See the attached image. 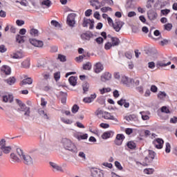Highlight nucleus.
Returning <instances> with one entry per match:
<instances>
[{"label":"nucleus","instance_id":"f257e3e1","mask_svg":"<svg viewBox=\"0 0 177 177\" xmlns=\"http://www.w3.org/2000/svg\"><path fill=\"white\" fill-rule=\"evenodd\" d=\"M95 115H102V118H104V120H111L112 121L115 122V124H117L118 122V119H117L113 115H111V113L104 111L102 109H97L95 111Z\"/></svg>","mask_w":177,"mask_h":177},{"label":"nucleus","instance_id":"f03ea898","mask_svg":"<svg viewBox=\"0 0 177 177\" xmlns=\"http://www.w3.org/2000/svg\"><path fill=\"white\" fill-rule=\"evenodd\" d=\"M62 145L66 150L72 151V153H75L77 151V147H75V145L67 138L62 139Z\"/></svg>","mask_w":177,"mask_h":177},{"label":"nucleus","instance_id":"7ed1b4c3","mask_svg":"<svg viewBox=\"0 0 177 177\" xmlns=\"http://www.w3.org/2000/svg\"><path fill=\"white\" fill-rule=\"evenodd\" d=\"M144 154L148 156L145 157V162H143V165L145 166L149 165L153 162V160H154V158L156 157V152L151 150H146L144 152Z\"/></svg>","mask_w":177,"mask_h":177},{"label":"nucleus","instance_id":"20e7f679","mask_svg":"<svg viewBox=\"0 0 177 177\" xmlns=\"http://www.w3.org/2000/svg\"><path fill=\"white\" fill-rule=\"evenodd\" d=\"M16 102L19 106L18 111H24L26 117H30V107L26 106V104L23 103L20 100H16Z\"/></svg>","mask_w":177,"mask_h":177},{"label":"nucleus","instance_id":"39448f33","mask_svg":"<svg viewBox=\"0 0 177 177\" xmlns=\"http://www.w3.org/2000/svg\"><path fill=\"white\" fill-rule=\"evenodd\" d=\"M1 151L4 154H9L12 151V147L8 144L5 139L1 140Z\"/></svg>","mask_w":177,"mask_h":177},{"label":"nucleus","instance_id":"423d86ee","mask_svg":"<svg viewBox=\"0 0 177 177\" xmlns=\"http://www.w3.org/2000/svg\"><path fill=\"white\" fill-rule=\"evenodd\" d=\"M66 24L71 28H73V27H75V13H71L68 15L67 19H66Z\"/></svg>","mask_w":177,"mask_h":177},{"label":"nucleus","instance_id":"0eeeda50","mask_svg":"<svg viewBox=\"0 0 177 177\" xmlns=\"http://www.w3.org/2000/svg\"><path fill=\"white\" fill-rule=\"evenodd\" d=\"M1 77L3 78H6L8 75H10V74H12V68L8 65H3L1 66Z\"/></svg>","mask_w":177,"mask_h":177},{"label":"nucleus","instance_id":"6e6552de","mask_svg":"<svg viewBox=\"0 0 177 177\" xmlns=\"http://www.w3.org/2000/svg\"><path fill=\"white\" fill-rule=\"evenodd\" d=\"M92 177H104V171L100 169L93 168L91 169Z\"/></svg>","mask_w":177,"mask_h":177},{"label":"nucleus","instance_id":"1a4fd4ad","mask_svg":"<svg viewBox=\"0 0 177 177\" xmlns=\"http://www.w3.org/2000/svg\"><path fill=\"white\" fill-rule=\"evenodd\" d=\"M21 161L24 162L26 165H32L34 164V158L28 154H25Z\"/></svg>","mask_w":177,"mask_h":177},{"label":"nucleus","instance_id":"9d476101","mask_svg":"<svg viewBox=\"0 0 177 177\" xmlns=\"http://www.w3.org/2000/svg\"><path fill=\"white\" fill-rule=\"evenodd\" d=\"M29 42L36 48H42L44 46V41L37 39L30 38L29 39Z\"/></svg>","mask_w":177,"mask_h":177},{"label":"nucleus","instance_id":"9b49d317","mask_svg":"<svg viewBox=\"0 0 177 177\" xmlns=\"http://www.w3.org/2000/svg\"><path fill=\"white\" fill-rule=\"evenodd\" d=\"M104 70V66L102 65L100 62H97L93 66V71L95 73V74H100V73H102Z\"/></svg>","mask_w":177,"mask_h":177},{"label":"nucleus","instance_id":"f8f14e48","mask_svg":"<svg viewBox=\"0 0 177 177\" xmlns=\"http://www.w3.org/2000/svg\"><path fill=\"white\" fill-rule=\"evenodd\" d=\"M124 139H125V136H124V134H117L114 140L115 145H116V146H121L122 142H124Z\"/></svg>","mask_w":177,"mask_h":177},{"label":"nucleus","instance_id":"ddd939ff","mask_svg":"<svg viewBox=\"0 0 177 177\" xmlns=\"http://www.w3.org/2000/svg\"><path fill=\"white\" fill-rule=\"evenodd\" d=\"M132 81H133V80L125 75H121L120 82L122 83L123 85H126V86H129V85L132 84Z\"/></svg>","mask_w":177,"mask_h":177},{"label":"nucleus","instance_id":"4468645a","mask_svg":"<svg viewBox=\"0 0 177 177\" xmlns=\"http://www.w3.org/2000/svg\"><path fill=\"white\" fill-rule=\"evenodd\" d=\"M153 145L156 149H162V146H164V140L162 138H156L153 140Z\"/></svg>","mask_w":177,"mask_h":177},{"label":"nucleus","instance_id":"2eb2a0df","mask_svg":"<svg viewBox=\"0 0 177 177\" xmlns=\"http://www.w3.org/2000/svg\"><path fill=\"white\" fill-rule=\"evenodd\" d=\"M123 26H124V22L116 20L115 23L112 25V27L114 28V30L117 32H118L121 30V28H122Z\"/></svg>","mask_w":177,"mask_h":177},{"label":"nucleus","instance_id":"dca6fc26","mask_svg":"<svg viewBox=\"0 0 177 177\" xmlns=\"http://www.w3.org/2000/svg\"><path fill=\"white\" fill-rule=\"evenodd\" d=\"M123 26H124V22L116 20L115 23L112 25V27L114 28V30L117 32H118L121 30V28H122Z\"/></svg>","mask_w":177,"mask_h":177},{"label":"nucleus","instance_id":"f3484780","mask_svg":"<svg viewBox=\"0 0 177 177\" xmlns=\"http://www.w3.org/2000/svg\"><path fill=\"white\" fill-rule=\"evenodd\" d=\"M123 26H124V22L116 20L115 23L112 25V27L114 28V30L117 32H118L121 30V28H122Z\"/></svg>","mask_w":177,"mask_h":177},{"label":"nucleus","instance_id":"a211bd4d","mask_svg":"<svg viewBox=\"0 0 177 177\" xmlns=\"http://www.w3.org/2000/svg\"><path fill=\"white\" fill-rule=\"evenodd\" d=\"M102 82H106V81H110L111 80V73L109 72H105L102 74L100 77Z\"/></svg>","mask_w":177,"mask_h":177},{"label":"nucleus","instance_id":"6ab92c4d","mask_svg":"<svg viewBox=\"0 0 177 177\" xmlns=\"http://www.w3.org/2000/svg\"><path fill=\"white\" fill-rule=\"evenodd\" d=\"M3 81L6 82L7 85L12 86V85H15V84H16V77H15V76H11L7 79L6 77L3 80Z\"/></svg>","mask_w":177,"mask_h":177},{"label":"nucleus","instance_id":"aec40b11","mask_svg":"<svg viewBox=\"0 0 177 177\" xmlns=\"http://www.w3.org/2000/svg\"><path fill=\"white\" fill-rule=\"evenodd\" d=\"M50 165L54 169V171H57V172H64L63 167L55 162H50Z\"/></svg>","mask_w":177,"mask_h":177},{"label":"nucleus","instance_id":"412c9836","mask_svg":"<svg viewBox=\"0 0 177 177\" xmlns=\"http://www.w3.org/2000/svg\"><path fill=\"white\" fill-rule=\"evenodd\" d=\"M97 96L96 93H94L89 97H84L83 102H84V103H92V102L96 99Z\"/></svg>","mask_w":177,"mask_h":177},{"label":"nucleus","instance_id":"4be33fe9","mask_svg":"<svg viewBox=\"0 0 177 177\" xmlns=\"http://www.w3.org/2000/svg\"><path fill=\"white\" fill-rule=\"evenodd\" d=\"M113 136H114V131H106L102 135V139L105 140L107 139H110V138H113Z\"/></svg>","mask_w":177,"mask_h":177},{"label":"nucleus","instance_id":"5701e85b","mask_svg":"<svg viewBox=\"0 0 177 177\" xmlns=\"http://www.w3.org/2000/svg\"><path fill=\"white\" fill-rule=\"evenodd\" d=\"M10 158L12 162L19 163L21 162L20 158L17 157V155L15 153H11L10 155Z\"/></svg>","mask_w":177,"mask_h":177},{"label":"nucleus","instance_id":"b1692460","mask_svg":"<svg viewBox=\"0 0 177 177\" xmlns=\"http://www.w3.org/2000/svg\"><path fill=\"white\" fill-rule=\"evenodd\" d=\"M119 106H124L125 109L129 108V102H127L125 98H121L120 100L118 101Z\"/></svg>","mask_w":177,"mask_h":177},{"label":"nucleus","instance_id":"393cba45","mask_svg":"<svg viewBox=\"0 0 177 177\" xmlns=\"http://www.w3.org/2000/svg\"><path fill=\"white\" fill-rule=\"evenodd\" d=\"M88 2L93 8H95V10H99L100 7H97L100 1L99 0H88Z\"/></svg>","mask_w":177,"mask_h":177},{"label":"nucleus","instance_id":"a878e982","mask_svg":"<svg viewBox=\"0 0 177 177\" xmlns=\"http://www.w3.org/2000/svg\"><path fill=\"white\" fill-rule=\"evenodd\" d=\"M12 59H23L24 57V55H23V52L17 51V53H14L11 55Z\"/></svg>","mask_w":177,"mask_h":177},{"label":"nucleus","instance_id":"bb28decb","mask_svg":"<svg viewBox=\"0 0 177 177\" xmlns=\"http://www.w3.org/2000/svg\"><path fill=\"white\" fill-rule=\"evenodd\" d=\"M3 102H4L5 103H8V102L9 103H12V102H13V95L8 94L6 95H3Z\"/></svg>","mask_w":177,"mask_h":177},{"label":"nucleus","instance_id":"cd10ccee","mask_svg":"<svg viewBox=\"0 0 177 177\" xmlns=\"http://www.w3.org/2000/svg\"><path fill=\"white\" fill-rule=\"evenodd\" d=\"M147 15L149 20H156V19H157V16H158L157 12L153 10H149Z\"/></svg>","mask_w":177,"mask_h":177},{"label":"nucleus","instance_id":"c85d7f7f","mask_svg":"<svg viewBox=\"0 0 177 177\" xmlns=\"http://www.w3.org/2000/svg\"><path fill=\"white\" fill-rule=\"evenodd\" d=\"M111 44L113 46H118V45H120V39H118V37H111Z\"/></svg>","mask_w":177,"mask_h":177},{"label":"nucleus","instance_id":"c756f323","mask_svg":"<svg viewBox=\"0 0 177 177\" xmlns=\"http://www.w3.org/2000/svg\"><path fill=\"white\" fill-rule=\"evenodd\" d=\"M125 120L129 122V121H137L138 118L136 117V115H129L127 116H125Z\"/></svg>","mask_w":177,"mask_h":177},{"label":"nucleus","instance_id":"7c9ffc66","mask_svg":"<svg viewBox=\"0 0 177 177\" xmlns=\"http://www.w3.org/2000/svg\"><path fill=\"white\" fill-rule=\"evenodd\" d=\"M30 34L31 37H39V30L35 28H32L30 30Z\"/></svg>","mask_w":177,"mask_h":177},{"label":"nucleus","instance_id":"2f4dec72","mask_svg":"<svg viewBox=\"0 0 177 177\" xmlns=\"http://www.w3.org/2000/svg\"><path fill=\"white\" fill-rule=\"evenodd\" d=\"M38 113L39 114V115H41V117H43L44 120H49V116H48V114L45 113L44 110L39 109Z\"/></svg>","mask_w":177,"mask_h":177},{"label":"nucleus","instance_id":"473e14b6","mask_svg":"<svg viewBox=\"0 0 177 177\" xmlns=\"http://www.w3.org/2000/svg\"><path fill=\"white\" fill-rule=\"evenodd\" d=\"M23 68H30V59H26L21 63Z\"/></svg>","mask_w":177,"mask_h":177},{"label":"nucleus","instance_id":"72a5a7b5","mask_svg":"<svg viewBox=\"0 0 177 177\" xmlns=\"http://www.w3.org/2000/svg\"><path fill=\"white\" fill-rule=\"evenodd\" d=\"M68 81L69 83L72 85V86H75V85H77V78L75 77H70Z\"/></svg>","mask_w":177,"mask_h":177},{"label":"nucleus","instance_id":"f704fd0d","mask_svg":"<svg viewBox=\"0 0 177 177\" xmlns=\"http://www.w3.org/2000/svg\"><path fill=\"white\" fill-rule=\"evenodd\" d=\"M171 64V62H168L167 63H165L164 62H158L156 64V66L158 67H167V66H169Z\"/></svg>","mask_w":177,"mask_h":177},{"label":"nucleus","instance_id":"c9c22d12","mask_svg":"<svg viewBox=\"0 0 177 177\" xmlns=\"http://www.w3.org/2000/svg\"><path fill=\"white\" fill-rule=\"evenodd\" d=\"M32 84V79L28 77L22 80V85H31Z\"/></svg>","mask_w":177,"mask_h":177},{"label":"nucleus","instance_id":"e433bc0d","mask_svg":"<svg viewBox=\"0 0 177 177\" xmlns=\"http://www.w3.org/2000/svg\"><path fill=\"white\" fill-rule=\"evenodd\" d=\"M17 153L19 157V159L22 160L23 157L26 155V153H24V152H23V150H21V149L20 148H17Z\"/></svg>","mask_w":177,"mask_h":177},{"label":"nucleus","instance_id":"4c0bfd02","mask_svg":"<svg viewBox=\"0 0 177 177\" xmlns=\"http://www.w3.org/2000/svg\"><path fill=\"white\" fill-rule=\"evenodd\" d=\"M81 38L84 41H89V39H91V35H89V33H82L81 35Z\"/></svg>","mask_w":177,"mask_h":177},{"label":"nucleus","instance_id":"58836bf2","mask_svg":"<svg viewBox=\"0 0 177 177\" xmlns=\"http://www.w3.org/2000/svg\"><path fill=\"white\" fill-rule=\"evenodd\" d=\"M99 91L100 92L101 95H104V93H107L111 91V88L108 87V88H100Z\"/></svg>","mask_w":177,"mask_h":177},{"label":"nucleus","instance_id":"ea45409f","mask_svg":"<svg viewBox=\"0 0 177 177\" xmlns=\"http://www.w3.org/2000/svg\"><path fill=\"white\" fill-rule=\"evenodd\" d=\"M16 41L19 44H24V36H21L20 35H17L16 36Z\"/></svg>","mask_w":177,"mask_h":177},{"label":"nucleus","instance_id":"a19ab883","mask_svg":"<svg viewBox=\"0 0 177 177\" xmlns=\"http://www.w3.org/2000/svg\"><path fill=\"white\" fill-rule=\"evenodd\" d=\"M127 147L131 149V150L133 149H136V144L133 142V141H129L127 142Z\"/></svg>","mask_w":177,"mask_h":177},{"label":"nucleus","instance_id":"79ce46f5","mask_svg":"<svg viewBox=\"0 0 177 177\" xmlns=\"http://www.w3.org/2000/svg\"><path fill=\"white\" fill-rule=\"evenodd\" d=\"M113 47H114V46L113 45V43L110 42V41H107L105 44H104V49L106 50H110L111 48H112Z\"/></svg>","mask_w":177,"mask_h":177},{"label":"nucleus","instance_id":"37998d69","mask_svg":"<svg viewBox=\"0 0 177 177\" xmlns=\"http://www.w3.org/2000/svg\"><path fill=\"white\" fill-rule=\"evenodd\" d=\"M51 26H53V27H55V28H62V25H60V24L55 20L51 21Z\"/></svg>","mask_w":177,"mask_h":177},{"label":"nucleus","instance_id":"c03bdc74","mask_svg":"<svg viewBox=\"0 0 177 177\" xmlns=\"http://www.w3.org/2000/svg\"><path fill=\"white\" fill-rule=\"evenodd\" d=\"M141 115V117L144 121H147V120H150V117L146 114V112L142 111L140 113Z\"/></svg>","mask_w":177,"mask_h":177},{"label":"nucleus","instance_id":"a18cd8bd","mask_svg":"<svg viewBox=\"0 0 177 177\" xmlns=\"http://www.w3.org/2000/svg\"><path fill=\"white\" fill-rule=\"evenodd\" d=\"M61 121L64 122V124H67L68 125H71V123L73 122V120L65 118H61Z\"/></svg>","mask_w":177,"mask_h":177},{"label":"nucleus","instance_id":"49530a36","mask_svg":"<svg viewBox=\"0 0 177 177\" xmlns=\"http://www.w3.org/2000/svg\"><path fill=\"white\" fill-rule=\"evenodd\" d=\"M79 110H80V106L77 104H74L71 109V111L73 114L78 113Z\"/></svg>","mask_w":177,"mask_h":177},{"label":"nucleus","instance_id":"de8ad7c7","mask_svg":"<svg viewBox=\"0 0 177 177\" xmlns=\"http://www.w3.org/2000/svg\"><path fill=\"white\" fill-rule=\"evenodd\" d=\"M92 68V64L91 62H87L83 65L84 70H91Z\"/></svg>","mask_w":177,"mask_h":177},{"label":"nucleus","instance_id":"09e8293b","mask_svg":"<svg viewBox=\"0 0 177 177\" xmlns=\"http://www.w3.org/2000/svg\"><path fill=\"white\" fill-rule=\"evenodd\" d=\"M51 3L50 0H44L41 2V5H44L45 6H47V8H50Z\"/></svg>","mask_w":177,"mask_h":177},{"label":"nucleus","instance_id":"8fccbe9b","mask_svg":"<svg viewBox=\"0 0 177 177\" xmlns=\"http://www.w3.org/2000/svg\"><path fill=\"white\" fill-rule=\"evenodd\" d=\"M97 102L100 104H104V97L103 96H100L97 98Z\"/></svg>","mask_w":177,"mask_h":177},{"label":"nucleus","instance_id":"3c124183","mask_svg":"<svg viewBox=\"0 0 177 177\" xmlns=\"http://www.w3.org/2000/svg\"><path fill=\"white\" fill-rule=\"evenodd\" d=\"M58 60H60L61 62H66L67 59L66 58V56L62 54H59L58 55V57H57Z\"/></svg>","mask_w":177,"mask_h":177},{"label":"nucleus","instance_id":"603ef678","mask_svg":"<svg viewBox=\"0 0 177 177\" xmlns=\"http://www.w3.org/2000/svg\"><path fill=\"white\" fill-rule=\"evenodd\" d=\"M164 29L167 31H171L172 30V24H167L164 25Z\"/></svg>","mask_w":177,"mask_h":177},{"label":"nucleus","instance_id":"864d4df0","mask_svg":"<svg viewBox=\"0 0 177 177\" xmlns=\"http://www.w3.org/2000/svg\"><path fill=\"white\" fill-rule=\"evenodd\" d=\"M165 152L171 153V144H169V142L165 143Z\"/></svg>","mask_w":177,"mask_h":177},{"label":"nucleus","instance_id":"5fc2aeb1","mask_svg":"<svg viewBox=\"0 0 177 177\" xmlns=\"http://www.w3.org/2000/svg\"><path fill=\"white\" fill-rule=\"evenodd\" d=\"M91 23H92V20L84 19L83 21V27H88V24H90Z\"/></svg>","mask_w":177,"mask_h":177},{"label":"nucleus","instance_id":"6e6d98bb","mask_svg":"<svg viewBox=\"0 0 177 177\" xmlns=\"http://www.w3.org/2000/svg\"><path fill=\"white\" fill-rule=\"evenodd\" d=\"M154 172V169H144V173H145L147 175H151Z\"/></svg>","mask_w":177,"mask_h":177},{"label":"nucleus","instance_id":"4d7b16f0","mask_svg":"<svg viewBox=\"0 0 177 177\" xmlns=\"http://www.w3.org/2000/svg\"><path fill=\"white\" fill-rule=\"evenodd\" d=\"M81 135H82V133H81V132H77V131H73V136H74V138L77 139V140H78V139H80V136Z\"/></svg>","mask_w":177,"mask_h":177},{"label":"nucleus","instance_id":"13d9d810","mask_svg":"<svg viewBox=\"0 0 177 177\" xmlns=\"http://www.w3.org/2000/svg\"><path fill=\"white\" fill-rule=\"evenodd\" d=\"M115 167L119 169V171H122V166L121 165V163L118 161L115 162Z\"/></svg>","mask_w":177,"mask_h":177},{"label":"nucleus","instance_id":"bf43d9fd","mask_svg":"<svg viewBox=\"0 0 177 177\" xmlns=\"http://www.w3.org/2000/svg\"><path fill=\"white\" fill-rule=\"evenodd\" d=\"M83 91H84V93H86V92L89 91V84H83Z\"/></svg>","mask_w":177,"mask_h":177},{"label":"nucleus","instance_id":"052dcab7","mask_svg":"<svg viewBox=\"0 0 177 177\" xmlns=\"http://www.w3.org/2000/svg\"><path fill=\"white\" fill-rule=\"evenodd\" d=\"M109 10H112L111 8L110 7H103L101 8V12H102V13H106L107 12H109Z\"/></svg>","mask_w":177,"mask_h":177},{"label":"nucleus","instance_id":"680f3d73","mask_svg":"<svg viewBox=\"0 0 177 177\" xmlns=\"http://www.w3.org/2000/svg\"><path fill=\"white\" fill-rule=\"evenodd\" d=\"M85 139H88V134H80L78 140H84Z\"/></svg>","mask_w":177,"mask_h":177},{"label":"nucleus","instance_id":"e2e57ef3","mask_svg":"<svg viewBox=\"0 0 177 177\" xmlns=\"http://www.w3.org/2000/svg\"><path fill=\"white\" fill-rule=\"evenodd\" d=\"M167 96V93H165V92H160L158 95V97H159V99H164V97H165Z\"/></svg>","mask_w":177,"mask_h":177},{"label":"nucleus","instance_id":"0e129e2a","mask_svg":"<svg viewBox=\"0 0 177 177\" xmlns=\"http://www.w3.org/2000/svg\"><path fill=\"white\" fill-rule=\"evenodd\" d=\"M103 41L104 39L102 37H99L95 39V42H97V44H98L99 45H101V44H103Z\"/></svg>","mask_w":177,"mask_h":177},{"label":"nucleus","instance_id":"69168bd1","mask_svg":"<svg viewBox=\"0 0 177 177\" xmlns=\"http://www.w3.org/2000/svg\"><path fill=\"white\" fill-rule=\"evenodd\" d=\"M113 77L115 80H118V81L121 80V75L118 72H115L113 75Z\"/></svg>","mask_w":177,"mask_h":177},{"label":"nucleus","instance_id":"338daca9","mask_svg":"<svg viewBox=\"0 0 177 177\" xmlns=\"http://www.w3.org/2000/svg\"><path fill=\"white\" fill-rule=\"evenodd\" d=\"M158 91V88H157L156 85H152L151 86V92H153V93H156Z\"/></svg>","mask_w":177,"mask_h":177},{"label":"nucleus","instance_id":"774afa93","mask_svg":"<svg viewBox=\"0 0 177 177\" xmlns=\"http://www.w3.org/2000/svg\"><path fill=\"white\" fill-rule=\"evenodd\" d=\"M54 77L55 81H59V80H60V73L59 72H57L54 74Z\"/></svg>","mask_w":177,"mask_h":177}]
</instances>
